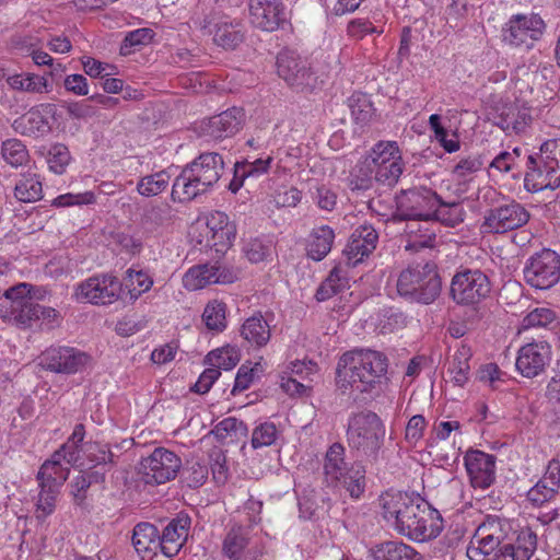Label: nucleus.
I'll return each instance as SVG.
<instances>
[{"instance_id":"obj_25","label":"nucleus","mask_w":560,"mask_h":560,"mask_svg":"<svg viewBox=\"0 0 560 560\" xmlns=\"http://www.w3.org/2000/svg\"><path fill=\"white\" fill-rule=\"evenodd\" d=\"M378 234L376 230L368 223L355 228L348 241L343 254L349 266H357L369 257L376 248Z\"/></svg>"},{"instance_id":"obj_6","label":"nucleus","mask_w":560,"mask_h":560,"mask_svg":"<svg viewBox=\"0 0 560 560\" xmlns=\"http://www.w3.org/2000/svg\"><path fill=\"white\" fill-rule=\"evenodd\" d=\"M386 428L380 416L371 410L350 415L347 442L351 450L366 458L376 459L384 445Z\"/></svg>"},{"instance_id":"obj_62","label":"nucleus","mask_w":560,"mask_h":560,"mask_svg":"<svg viewBox=\"0 0 560 560\" xmlns=\"http://www.w3.org/2000/svg\"><path fill=\"white\" fill-rule=\"evenodd\" d=\"M70 159V152L65 144L56 143L51 145L47 156L49 170L56 174H62Z\"/></svg>"},{"instance_id":"obj_37","label":"nucleus","mask_w":560,"mask_h":560,"mask_svg":"<svg viewBox=\"0 0 560 560\" xmlns=\"http://www.w3.org/2000/svg\"><path fill=\"white\" fill-rule=\"evenodd\" d=\"M335 240V232L328 225H320L315 228L307 244V255L313 260L319 261L324 259L331 250Z\"/></svg>"},{"instance_id":"obj_9","label":"nucleus","mask_w":560,"mask_h":560,"mask_svg":"<svg viewBox=\"0 0 560 560\" xmlns=\"http://www.w3.org/2000/svg\"><path fill=\"white\" fill-rule=\"evenodd\" d=\"M372 168L375 171V182L383 186H395L405 168L401 151L396 141L376 142L368 153Z\"/></svg>"},{"instance_id":"obj_19","label":"nucleus","mask_w":560,"mask_h":560,"mask_svg":"<svg viewBox=\"0 0 560 560\" xmlns=\"http://www.w3.org/2000/svg\"><path fill=\"white\" fill-rule=\"evenodd\" d=\"M238 279V271L232 266L221 262H207L190 267L183 277L187 290H199L209 284L233 283Z\"/></svg>"},{"instance_id":"obj_42","label":"nucleus","mask_w":560,"mask_h":560,"mask_svg":"<svg viewBox=\"0 0 560 560\" xmlns=\"http://www.w3.org/2000/svg\"><path fill=\"white\" fill-rule=\"evenodd\" d=\"M27 283H20L8 289L3 299L0 300V317L8 323L13 324L14 316L20 307V298L23 294H30Z\"/></svg>"},{"instance_id":"obj_28","label":"nucleus","mask_w":560,"mask_h":560,"mask_svg":"<svg viewBox=\"0 0 560 560\" xmlns=\"http://www.w3.org/2000/svg\"><path fill=\"white\" fill-rule=\"evenodd\" d=\"M131 541L142 559L152 558L159 551L162 553L160 530L149 522H140L133 527Z\"/></svg>"},{"instance_id":"obj_49","label":"nucleus","mask_w":560,"mask_h":560,"mask_svg":"<svg viewBox=\"0 0 560 560\" xmlns=\"http://www.w3.org/2000/svg\"><path fill=\"white\" fill-rule=\"evenodd\" d=\"M212 433L219 441L226 440L228 438L238 440L247 435L248 428L242 420L234 417H228L215 424Z\"/></svg>"},{"instance_id":"obj_52","label":"nucleus","mask_w":560,"mask_h":560,"mask_svg":"<svg viewBox=\"0 0 560 560\" xmlns=\"http://www.w3.org/2000/svg\"><path fill=\"white\" fill-rule=\"evenodd\" d=\"M208 361L217 368L229 371L232 370L240 362V351L232 346H225L220 349L212 350L207 355Z\"/></svg>"},{"instance_id":"obj_57","label":"nucleus","mask_w":560,"mask_h":560,"mask_svg":"<svg viewBox=\"0 0 560 560\" xmlns=\"http://www.w3.org/2000/svg\"><path fill=\"white\" fill-rule=\"evenodd\" d=\"M278 429L273 422L265 421L255 427L252 433V446L257 450L272 445L278 438Z\"/></svg>"},{"instance_id":"obj_63","label":"nucleus","mask_w":560,"mask_h":560,"mask_svg":"<svg viewBox=\"0 0 560 560\" xmlns=\"http://www.w3.org/2000/svg\"><path fill=\"white\" fill-rule=\"evenodd\" d=\"M65 109L68 116L74 119H88L97 114V107L92 104L90 96L85 100L66 103Z\"/></svg>"},{"instance_id":"obj_30","label":"nucleus","mask_w":560,"mask_h":560,"mask_svg":"<svg viewBox=\"0 0 560 560\" xmlns=\"http://www.w3.org/2000/svg\"><path fill=\"white\" fill-rule=\"evenodd\" d=\"M329 486L345 490L352 499H360L366 488L364 465L360 462L350 463L349 468L340 476V480H335Z\"/></svg>"},{"instance_id":"obj_38","label":"nucleus","mask_w":560,"mask_h":560,"mask_svg":"<svg viewBox=\"0 0 560 560\" xmlns=\"http://www.w3.org/2000/svg\"><path fill=\"white\" fill-rule=\"evenodd\" d=\"M104 476L97 472H81L74 477L69 483L70 495L75 508L81 509L84 512H89L91 503L88 499V491L93 481L103 480Z\"/></svg>"},{"instance_id":"obj_23","label":"nucleus","mask_w":560,"mask_h":560,"mask_svg":"<svg viewBox=\"0 0 560 560\" xmlns=\"http://www.w3.org/2000/svg\"><path fill=\"white\" fill-rule=\"evenodd\" d=\"M464 465L470 485L475 489H488L495 481V456L479 450H469L464 456Z\"/></svg>"},{"instance_id":"obj_5","label":"nucleus","mask_w":560,"mask_h":560,"mask_svg":"<svg viewBox=\"0 0 560 560\" xmlns=\"http://www.w3.org/2000/svg\"><path fill=\"white\" fill-rule=\"evenodd\" d=\"M396 290L409 303H434L442 291V278L436 264L428 260L409 265L399 272Z\"/></svg>"},{"instance_id":"obj_16","label":"nucleus","mask_w":560,"mask_h":560,"mask_svg":"<svg viewBox=\"0 0 560 560\" xmlns=\"http://www.w3.org/2000/svg\"><path fill=\"white\" fill-rule=\"evenodd\" d=\"M91 357L72 347L51 346L38 357V365L44 370L58 374H75L83 371Z\"/></svg>"},{"instance_id":"obj_22","label":"nucleus","mask_w":560,"mask_h":560,"mask_svg":"<svg viewBox=\"0 0 560 560\" xmlns=\"http://www.w3.org/2000/svg\"><path fill=\"white\" fill-rule=\"evenodd\" d=\"M277 71L280 78L296 89L311 88L315 81L307 61L292 50L279 52L277 57Z\"/></svg>"},{"instance_id":"obj_18","label":"nucleus","mask_w":560,"mask_h":560,"mask_svg":"<svg viewBox=\"0 0 560 560\" xmlns=\"http://www.w3.org/2000/svg\"><path fill=\"white\" fill-rule=\"evenodd\" d=\"M546 28L544 20L536 13L512 15L503 27V40L514 47L532 48Z\"/></svg>"},{"instance_id":"obj_7","label":"nucleus","mask_w":560,"mask_h":560,"mask_svg":"<svg viewBox=\"0 0 560 560\" xmlns=\"http://www.w3.org/2000/svg\"><path fill=\"white\" fill-rule=\"evenodd\" d=\"M540 155L527 156L524 187L529 192L555 189L560 185V139L542 143Z\"/></svg>"},{"instance_id":"obj_55","label":"nucleus","mask_w":560,"mask_h":560,"mask_svg":"<svg viewBox=\"0 0 560 560\" xmlns=\"http://www.w3.org/2000/svg\"><path fill=\"white\" fill-rule=\"evenodd\" d=\"M271 243L260 237H250L243 243V253L250 262L264 261L271 255Z\"/></svg>"},{"instance_id":"obj_50","label":"nucleus","mask_w":560,"mask_h":560,"mask_svg":"<svg viewBox=\"0 0 560 560\" xmlns=\"http://www.w3.org/2000/svg\"><path fill=\"white\" fill-rule=\"evenodd\" d=\"M171 207L167 203H150L141 214V224L148 229L162 226L171 219Z\"/></svg>"},{"instance_id":"obj_59","label":"nucleus","mask_w":560,"mask_h":560,"mask_svg":"<svg viewBox=\"0 0 560 560\" xmlns=\"http://www.w3.org/2000/svg\"><path fill=\"white\" fill-rule=\"evenodd\" d=\"M261 372L262 366L260 363H255L253 366L246 363L242 364L236 373L232 394L235 395L248 389Z\"/></svg>"},{"instance_id":"obj_13","label":"nucleus","mask_w":560,"mask_h":560,"mask_svg":"<svg viewBox=\"0 0 560 560\" xmlns=\"http://www.w3.org/2000/svg\"><path fill=\"white\" fill-rule=\"evenodd\" d=\"M439 195L432 189L419 186L402 190L396 197L395 217L399 220L431 221Z\"/></svg>"},{"instance_id":"obj_54","label":"nucleus","mask_w":560,"mask_h":560,"mask_svg":"<svg viewBox=\"0 0 560 560\" xmlns=\"http://www.w3.org/2000/svg\"><path fill=\"white\" fill-rule=\"evenodd\" d=\"M345 287L346 279L340 275L338 268H334L317 289L315 298L319 302L329 300L338 294Z\"/></svg>"},{"instance_id":"obj_33","label":"nucleus","mask_w":560,"mask_h":560,"mask_svg":"<svg viewBox=\"0 0 560 560\" xmlns=\"http://www.w3.org/2000/svg\"><path fill=\"white\" fill-rule=\"evenodd\" d=\"M374 560H420V553L411 546L398 541L387 540L373 549Z\"/></svg>"},{"instance_id":"obj_40","label":"nucleus","mask_w":560,"mask_h":560,"mask_svg":"<svg viewBox=\"0 0 560 560\" xmlns=\"http://www.w3.org/2000/svg\"><path fill=\"white\" fill-rule=\"evenodd\" d=\"M348 180L349 188L352 191H364L372 187L373 182L375 180V171L372 168L368 154L353 166Z\"/></svg>"},{"instance_id":"obj_12","label":"nucleus","mask_w":560,"mask_h":560,"mask_svg":"<svg viewBox=\"0 0 560 560\" xmlns=\"http://www.w3.org/2000/svg\"><path fill=\"white\" fill-rule=\"evenodd\" d=\"M121 289L122 284L116 276L98 273L78 283L73 296L80 303L106 306L119 300Z\"/></svg>"},{"instance_id":"obj_31","label":"nucleus","mask_w":560,"mask_h":560,"mask_svg":"<svg viewBox=\"0 0 560 560\" xmlns=\"http://www.w3.org/2000/svg\"><path fill=\"white\" fill-rule=\"evenodd\" d=\"M8 85L19 92L30 94H44L52 90L46 75H39L33 72H21L9 75L5 79Z\"/></svg>"},{"instance_id":"obj_53","label":"nucleus","mask_w":560,"mask_h":560,"mask_svg":"<svg viewBox=\"0 0 560 560\" xmlns=\"http://www.w3.org/2000/svg\"><path fill=\"white\" fill-rule=\"evenodd\" d=\"M483 162L478 155H468L459 159L452 171V175L458 182H469L481 171Z\"/></svg>"},{"instance_id":"obj_10","label":"nucleus","mask_w":560,"mask_h":560,"mask_svg":"<svg viewBox=\"0 0 560 560\" xmlns=\"http://www.w3.org/2000/svg\"><path fill=\"white\" fill-rule=\"evenodd\" d=\"M529 219L530 213L522 203L508 199L485 212L480 230L483 234H504L523 228Z\"/></svg>"},{"instance_id":"obj_4","label":"nucleus","mask_w":560,"mask_h":560,"mask_svg":"<svg viewBox=\"0 0 560 560\" xmlns=\"http://www.w3.org/2000/svg\"><path fill=\"white\" fill-rule=\"evenodd\" d=\"M223 156L218 152H205L186 164L172 186V199L187 202L207 194L224 172Z\"/></svg>"},{"instance_id":"obj_26","label":"nucleus","mask_w":560,"mask_h":560,"mask_svg":"<svg viewBox=\"0 0 560 560\" xmlns=\"http://www.w3.org/2000/svg\"><path fill=\"white\" fill-rule=\"evenodd\" d=\"M207 242L210 247H214L217 253H224L229 249L235 237L236 226L230 220L229 215L222 211H213L207 218Z\"/></svg>"},{"instance_id":"obj_24","label":"nucleus","mask_w":560,"mask_h":560,"mask_svg":"<svg viewBox=\"0 0 560 560\" xmlns=\"http://www.w3.org/2000/svg\"><path fill=\"white\" fill-rule=\"evenodd\" d=\"M52 114V104H40L16 118L12 124V128L22 136L44 137L51 131L49 116Z\"/></svg>"},{"instance_id":"obj_8","label":"nucleus","mask_w":560,"mask_h":560,"mask_svg":"<svg viewBox=\"0 0 560 560\" xmlns=\"http://www.w3.org/2000/svg\"><path fill=\"white\" fill-rule=\"evenodd\" d=\"M491 292L489 277L480 269L460 268L451 281L450 295L458 305H475Z\"/></svg>"},{"instance_id":"obj_60","label":"nucleus","mask_w":560,"mask_h":560,"mask_svg":"<svg viewBox=\"0 0 560 560\" xmlns=\"http://www.w3.org/2000/svg\"><path fill=\"white\" fill-rule=\"evenodd\" d=\"M37 320V303H34L28 294H23L20 298V307L14 316L13 324L26 328Z\"/></svg>"},{"instance_id":"obj_36","label":"nucleus","mask_w":560,"mask_h":560,"mask_svg":"<svg viewBox=\"0 0 560 560\" xmlns=\"http://www.w3.org/2000/svg\"><path fill=\"white\" fill-rule=\"evenodd\" d=\"M70 472L69 466H65L59 459L51 458L44 462L40 466L37 480L39 487H49L58 489L65 483L68 479Z\"/></svg>"},{"instance_id":"obj_51","label":"nucleus","mask_w":560,"mask_h":560,"mask_svg":"<svg viewBox=\"0 0 560 560\" xmlns=\"http://www.w3.org/2000/svg\"><path fill=\"white\" fill-rule=\"evenodd\" d=\"M349 107L352 118L360 125H366L374 115L373 104L366 94H352L349 98Z\"/></svg>"},{"instance_id":"obj_2","label":"nucleus","mask_w":560,"mask_h":560,"mask_svg":"<svg viewBox=\"0 0 560 560\" xmlns=\"http://www.w3.org/2000/svg\"><path fill=\"white\" fill-rule=\"evenodd\" d=\"M378 505L386 524L410 540L429 541L444 529L441 513L419 494L388 490L380 495Z\"/></svg>"},{"instance_id":"obj_39","label":"nucleus","mask_w":560,"mask_h":560,"mask_svg":"<svg viewBox=\"0 0 560 560\" xmlns=\"http://www.w3.org/2000/svg\"><path fill=\"white\" fill-rule=\"evenodd\" d=\"M125 285L128 289L130 300H138L143 293L151 290L153 278L148 270L130 267L124 277Z\"/></svg>"},{"instance_id":"obj_1","label":"nucleus","mask_w":560,"mask_h":560,"mask_svg":"<svg viewBox=\"0 0 560 560\" xmlns=\"http://www.w3.org/2000/svg\"><path fill=\"white\" fill-rule=\"evenodd\" d=\"M537 548V535L513 521L487 515L476 528L466 555L470 560H529Z\"/></svg>"},{"instance_id":"obj_46","label":"nucleus","mask_w":560,"mask_h":560,"mask_svg":"<svg viewBox=\"0 0 560 560\" xmlns=\"http://www.w3.org/2000/svg\"><path fill=\"white\" fill-rule=\"evenodd\" d=\"M226 304L222 301H210L202 313V320L209 330L221 332L226 328Z\"/></svg>"},{"instance_id":"obj_15","label":"nucleus","mask_w":560,"mask_h":560,"mask_svg":"<svg viewBox=\"0 0 560 560\" xmlns=\"http://www.w3.org/2000/svg\"><path fill=\"white\" fill-rule=\"evenodd\" d=\"M182 467L180 458L165 447H156L139 464V475L145 485H163L175 479Z\"/></svg>"},{"instance_id":"obj_32","label":"nucleus","mask_w":560,"mask_h":560,"mask_svg":"<svg viewBox=\"0 0 560 560\" xmlns=\"http://www.w3.org/2000/svg\"><path fill=\"white\" fill-rule=\"evenodd\" d=\"M241 336L253 347H265L271 337V330L268 322L261 314L248 317L241 327Z\"/></svg>"},{"instance_id":"obj_56","label":"nucleus","mask_w":560,"mask_h":560,"mask_svg":"<svg viewBox=\"0 0 560 560\" xmlns=\"http://www.w3.org/2000/svg\"><path fill=\"white\" fill-rule=\"evenodd\" d=\"M556 320V313L549 307H536L522 319V329L546 328Z\"/></svg>"},{"instance_id":"obj_14","label":"nucleus","mask_w":560,"mask_h":560,"mask_svg":"<svg viewBox=\"0 0 560 560\" xmlns=\"http://www.w3.org/2000/svg\"><path fill=\"white\" fill-rule=\"evenodd\" d=\"M525 282L538 290H548L560 281V256L545 248L532 255L523 268Z\"/></svg>"},{"instance_id":"obj_35","label":"nucleus","mask_w":560,"mask_h":560,"mask_svg":"<svg viewBox=\"0 0 560 560\" xmlns=\"http://www.w3.org/2000/svg\"><path fill=\"white\" fill-rule=\"evenodd\" d=\"M346 462V448L341 443H334L326 452L324 459V476L328 485L340 480V476L349 468Z\"/></svg>"},{"instance_id":"obj_44","label":"nucleus","mask_w":560,"mask_h":560,"mask_svg":"<svg viewBox=\"0 0 560 560\" xmlns=\"http://www.w3.org/2000/svg\"><path fill=\"white\" fill-rule=\"evenodd\" d=\"M559 489L558 485L550 482V478H547V470H545L544 476L527 491L526 499L533 506L539 508L552 501Z\"/></svg>"},{"instance_id":"obj_29","label":"nucleus","mask_w":560,"mask_h":560,"mask_svg":"<svg viewBox=\"0 0 560 560\" xmlns=\"http://www.w3.org/2000/svg\"><path fill=\"white\" fill-rule=\"evenodd\" d=\"M249 529L241 524L232 525L222 540V555L229 560H246L249 553Z\"/></svg>"},{"instance_id":"obj_48","label":"nucleus","mask_w":560,"mask_h":560,"mask_svg":"<svg viewBox=\"0 0 560 560\" xmlns=\"http://www.w3.org/2000/svg\"><path fill=\"white\" fill-rule=\"evenodd\" d=\"M153 37L154 32L148 27L131 31L125 36L119 52L121 56H129L141 47L149 45Z\"/></svg>"},{"instance_id":"obj_43","label":"nucleus","mask_w":560,"mask_h":560,"mask_svg":"<svg viewBox=\"0 0 560 560\" xmlns=\"http://www.w3.org/2000/svg\"><path fill=\"white\" fill-rule=\"evenodd\" d=\"M471 357L470 348L462 346L458 348L453 357L450 364L448 372L451 374L452 382L457 386H464L470 372L469 359Z\"/></svg>"},{"instance_id":"obj_64","label":"nucleus","mask_w":560,"mask_h":560,"mask_svg":"<svg viewBox=\"0 0 560 560\" xmlns=\"http://www.w3.org/2000/svg\"><path fill=\"white\" fill-rule=\"evenodd\" d=\"M530 120L532 118L526 112L510 109L506 116L502 118L501 128L520 133L525 131Z\"/></svg>"},{"instance_id":"obj_47","label":"nucleus","mask_w":560,"mask_h":560,"mask_svg":"<svg viewBox=\"0 0 560 560\" xmlns=\"http://www.w3.org/2000/svg\"><path fill=\"white\" fill-rule=\"evenodd\" d=\"M3 160L13 167L25 165L30 160L25 144L19 139H8L1 144Z\"/></svg>"},{"instance_id":"obj_41","label":"nucleus","mask_w":560,"mask_h":560,"mask_svg":"<svg viewBox=\"0 0 560 560\" xmlns=\"http://www.w3.org/2000/svg\"><path fill=\"white\" fill-rule=\"evenodd\" d=\"M432 220L440 221L447 226H456L460 224L466 215L464 207L460 202L452 201L445 202L439 196V202L434 207Z\"/></svg>"},{"instance_id":"obj_58","label":"nucleus","mask_w":560,"mask_h":560,"mask_svg":"<svg viewBox=\"0 0 560 560\" xmlns=\"http://www.w3.org/2000/svg\"><path fill=\"white\" fill-rule=\"evenodd\" d=\"M58 492L59 490L55 488L40 487L35 511L38 521L44 522L54 513Z\"/></svg>"},{"instance_id":"obj_34","label":"nucleus","mask_w":560,"mask_h":560,"mask_svg":"<svg viewBox=\"0 0 560 560\" xmlns=\"http://www.w3.org/2000/svg\"><path fill=\"white\" fill-rule=\"evenodd\" d=\"M14 197L21 202H35L43 198V183L38 173L28 170L20 175L15 187Z\"/></svg>"},{"instance_id":"obj_45","label":"nucleus","mask_w":560,"mask_h":560,"mask_svg":"<svg viewBox=\"0 0 560 560\" xmlns=\"http://www.w3.org/2000/svg\"><path fill=\"white\" fill-rule=\"evenodd\" d=\"M170 180L171 176L166 171H159L140 177L136 189L143 197H155L167 189Z\"/></svg>"},{"instance_id":"obj_21","label":"nucleus","mask_w":560,"mask_h":560,"mask_svg":"<svg viewBox=\"0 0 560 560\" xmlns=\"http://www.w3.org/2000/svg\"><path fill=\"white\" fill-rule=\"evenodd\" d=\"M246 114L242 107L233 106L200 122V135L212 140L234 137L243 129Z\"/></svg>"},{"instance_id":"obj_61","label":"nucleus","mask_w":560,"mask_h":560,"mask_svg":"<svg viewBox=\"0 0 560 560\" xmlns=\"http://www.w3.org/2000/svg\"><path fill=\"white\" fill-rule=\"evenodd\" d=\"M86 458L94 466H113L116 463V455L110 451L109 446L97 442L88 444Z\"/></svg>"},{"instance_id":"obj_3","label":"nucleus","mask_w":560,"mask_h":560,"mask_svg":"<svg viewBox=\"0 0 560 560\" xmlns=\"http://www.w3.org/2000/svg\"><path fill=\"white\" fill-rule=\"evenodd\" d=\"M388 364V358L381 351L368 348L347 351L337 362L336 390L342 396L374 398L389 382Z\"/></svg>"},{"instance_id":"obj_11","label":"nucleus","mask_w":560,"mask_h":560,"mask_svg":"<svg viewBox=\"0 0 560 560\" xmlns=\"http://www.w3.org/2000/svg\"><path fill=\"white\" fill-rule=\"evenodd\" d=\"M190 22L205 34H213V42L224 49H235L244 40L241 23L229 21L213 10L202 14L195 12Z\"/></svg>"},{"instance_id":"obj_27","label":"nucleus","mask_w":560,"mask_h":560,"mask_svg":"<svg viewBox=\"0 0 560 560\" xmlns=\"http://www.w3.org/2000/svg\"><path fill=\"white\" fill-rule=\"evenodd\" d=\"M191 518L186 513H178L172 518L160 533L162 553L168 558H173L183 548L187 541Z\"/></svg>"},{"instance_id":"obj_20","label":"nucleus","mask_w":560,"mask_h":560,"mask_svg":"<svg viewBox=\"0 0 560 560\" xmlns=\"http://www.w3.org/2000/svg\"><path fill=\"white\" fill-rule=\"evenodd\" d=\"M248 21L262 32H275L288 21L283 0H247Z\"/></svg>"},{"instance_id":"obj_17","label":"nucleus","mask_w":560,"mask_h":560,"mask_svg":"<svg viewBox=\"0 0 560 560\" xmlns=\"http://www.w3.org/2000/svg\"><path fill=\"white\" fill-rule=\"evenodd\" d=\"M551 358L552 348L547 340L532 339L518 348L515 370L525 378H535L545 373Z\"/></svg>"}]
</instances>
